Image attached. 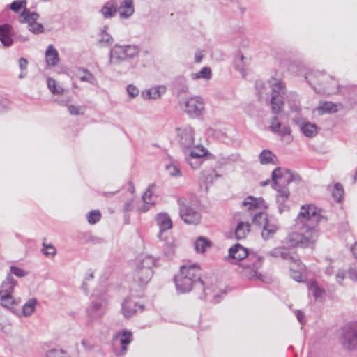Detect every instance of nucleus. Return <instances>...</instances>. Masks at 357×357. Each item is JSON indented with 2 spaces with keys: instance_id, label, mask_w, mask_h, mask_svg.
<instances>
[{
  "instance_id": "6e6552de",
  "label": "nucleus",
  "mask_w": 357,
  "mask_h": 357,
  "mask_svg": "<svg viewBox=\"0 0 357 357\" xmlns=\"http://www.w3.org/2000/svg\"><path fill=\"white\" fill-rule=\"evenodd\" d=\"M264 257L255 252H251L247 261L241 264L242 275L250 280H263V275L258 272L262 266Z\"/></svg>"
},
{
  "instance_id": "603ef678",
  "label": "nucleus",
  "mask_w": 357,
  "mask_h": 357,
  "mask_svg": "<svg viewBox=\"0 0 357 357\" xmlns=\"http://www.w3.org/2000/svg\"><path fill=\"white\" fill-rule=\"evenodd\" d=\"M255 87L259 98L262 99L264 98V95L266 94V93L264 92V90L266 89V84L261 81H257L255 83Z\"/></svg>"
},
{
  "instance_id": "6e6d98bb",
  "label": "nucleus",
  "mask_w": 357,
  "mask_h": 357,
  "mask_svg": "<svg viewBox=\"0 0 357 357\" xmlns=\"http://www.w3.org/2000/svg\"><path fill=\"white\" fill-rule=\"evenodd\" d=\"M280 128H281V123L278 121V117L277 116L273 117L271 121L270 130L273 132L277 133L278 131H280Z\"/></svg>"
},
{
  "instance_id": "0e129e2a",
  "label": "nucleus",
  "mask_w": 357,
  "mask_h": 357,
  "mask_svg": "<svg viewBox=\"0 0 357 357\" xmlns=\"http://www.w3.org/2000/svg\"><path fill=\"white\" fill-rule=\"evenodd\" d=\"M134 208L133 199H130L127 200L123 205V211L125 213H128L132 211Z\"/></svg>"
},
{
  "instance_id": "680f3d73",
  "label": "nucleus",
  "mask_w": 357,
  "mask_h": 357,
  "mask_svg": "<svg viewBox=\"0 0 357 357\" xmlns=\"http://www.w3.org/2000/svg\"><path fill=\"white\" fill-rule=\"evenodd\" d=\"M93 273L92 272L89 273L84 279L82 284V289L84 290V291L86 294L88 293V289H87V282L90 280H92L93 279Z\"/></svg>"
},
{
  "instance_id": "72a5a7b5",
  "label": "nucleus",
  "mask_w": 357,
  "mask_h": 357,
  "mask_svg": "<svg viewBox=\"0 0 357 357\" xmlns=\"http://www.w3.org/2000/svg\"><path fill=\"white\" fill-rule=\"evenodd\" d=\"M190 76L192 79H203L209 80L212 77L211 69L210 67L206 66L202 68L198 73H192Z\"/></svg>"
},
{
  "instance_id": "c9c22d12",
  "label": "nucleus",
  "mask_w": 357,
  "mask_h": 357,
  "mask_svg": "<svg viewBox=\"0 0 357 357\" xmlns=\"http://www.w3.org/2000/svg\"><path fill=\"white\" fill-rule=\"evenodd\" d=\"M262 198H255L252 196H248L243 202V205L248 207V209L251 210L259 207L260 203L263 202Z\"/></svg>"
},
{
  "instance_id": "f8f14e48",
  "label": "nucleus",
  "mask_w": 357,
  "mask_h": 357,
  "mask_svg": "<svg viewBox=\"0 0 357 357\" xmlns=\"http://www.w3.org/2000/svg\"><path fill=\"white\" fill-rule=\"evenodd\" d=\"M176 138L181 148L183 150L191 149L195 146L194 129L190 126L176 128Z\"/></svg>"
},
{
  "instance_id": "13d9d810",
  "label": "nucleus",
  "mask_w": 357,
  "mask_h": 357,
  "mask_svg": "<svg viewBox=\"0 0 357 357\" xmlns=\"http://www.w3.org/2000/svg\"><path fill=\"white\" fill-rule=\"evenodd\" d=\"M10 273L17 277H24L27 275V273L24 270L17 266H11Z\"/></svg>"
},
{
  "instance_id": "3c124183",
  "label": "nucleus",
  "mask_w": 357,
  "mask_h": 357,
  "mask_svg": "<svg viewBox=\"0 0 357 357\" xmlns=\"http://www.w3.org/2000/svg\"><path fill=\"white\" fill-rule=\"evenodd\" d=\"M277 133L282 137H287V142H289L291 140V129L289 126L284 125V126L281 127L280 131H278Z\"/></svg>"
},
{
  "instance_id": "2eb2a0df",
  "label": "nucleus",
  "mask_w": 357,
  "mask_h": 357,
  "mask_svg": "<svg viewBox=\"0 0 357 357\" xmlns=\"http://www.w3.org/2000/svg\"><path fill=\"white\" fill-rule=\"evenodd\" d=\"M153 275V269H142L136 267L133 273V280L140 287H143L149 282Z\"/></svg>"
},
{
  "instance_id": "20e7f679",
  "label": "nucleus",
  "mask_w": 357,
  "mask_h": 357,
  "mask_svg": "<svg viewBox=\"0 0 357 357\" xmlns=\"http://www.w3.org/2000/svg\"><path fill=\"white\" fill-rule=\"evenodd\" d=\"M272 179L273 188L278 192L276 200L280 205L279 211L282 213L281 206L286 202L289 195L288 189L284 185L289 184L292 181H299L301 177L296 174H293L289 169L277 167L272 172Z\"/></svg>"
},
{
  "instance_id": "de8ad7c7",
  "label": "nucleus",
  "mask_w": 357,
  "mask_h": 357,
  "mask_svg": "<svg viewBox=\"0 0 357 357\" xmlns=\"http://www.w3.org/2000/svg\"><path fill=\"white\" fill-rule=\"evenodd\" d=\"M26 0H16L10 4V8L15 13H18L22 8L26 9Z\"/></svg>"
},
{
  "instance_id": "0eeeda50",
  "label": "nucleus",
  "mask_w": 357,
  "mask_h": 357,
  "mask_svg": "<svg viewBox=\"0 0 357 357\" xmlns=\"http://www.w3.org/2000/svg\"><path fill=\"white\" fill-rule=\"evenodd\" d=\"M139 53V48L137 45L116 44L110 50L108 64L111 66H117L128 59L137 56Z\"/></svg>"
},
{
  "instance_id": "bb28decb",
  "label": "nucleus",
  "mask_w": 357,
  "mask_h": 357,
  "mask_svg": "<svg viewBox=\"0 0 357 357\" xmlns=\"http://www.w3.org/2000/svg\"><path fill=\"white\" fill-rule=\"evenodd\" d=\"M292 262H294V265H295L298 268V269H294L293 266L290 267L291 277L295 281L301 282H303L302 271L305 269V265L303 264L298 259H294V261H292Z\"/></svg>"
},
{
  "instance_id": "58836bf2",
  "label": "nucleus",
  "mask_w": 357,
  "mask_h": 357,
  "mask_svg": "<svg viewBox=\"0 0 357 357\" xmlns=\"http://www.w3.org/2000/svg\"><path fill=\"white\" fill-rule=\"evenodd\" d=\"M36 299H29L28 302H26L22 307L23 314L25 316H30L33 314L35 310V307L36 305Z\"/></svg>"
},
{
  "instance_id": "39448f33",
  "label": "nucleus",
  "mask_w": 357,
  "mask_h": 357,
  "mask_svg": "<svg viewBox=\"0 0 357 357\" xmlns=\"http://www.w3.org/2000/svg\"><path fill=\"white\" fill-rule=\"evenodd\" d=\"M179 206V215L181 218L189 225H197L201 220L200 205L195 197H178L177 199Z\"/></svg>"
},
{
  "instance_id": "c85d7f7f",
  "label": "nucleus",
  "mask_w": 357,
  "mask_h": 357,
  "mask_svg": "<svg viewBox=\"0 0 357 357\" xmlns=\"http://www.w3.org/2000/svg\"><path fill=\"white\" fill-rule=\"evenodd\" d=\"M269 255L273 257H280L282 259L294 261V258L292 257L289 250L284 247L275 248L269 252Z\"/></svg>"
},
{
  "instance_id": "f03ea898",
  "label": "nucleus",
  "mask_w": 357,
  "mask_h": 357,
  "mask_svg": "<svg viewBox=\"0 0 357 357\" xmlns=\"http://www.w3.org/2000/svg\"><path fill=\"white\" fill-rule=\"evenodd\" d=\"M174 283L178 292L188 293L193 287L199 286L203 291L199 298L206 299L211 291L210 288L206 287L201 279L200 267L197 264H185L181 266L179 273L174 277Z\"/></svg>"
},
{
  "instance_id": "37998d69",
  "label": "nucleus",
  "mask_w": 357,
  "mask_h": 357,
  "mask_svg": "<svg viewBox=\"0 0 357 357\" xmlns=\"http://www.w3.org/2000/svg\"><path fill=\"white\" fill-rule=\"evenodd\" d=\"M123 337L121 338L120 342L121 344V349L125 353L127 350V345L131 342L132 333L128 331H123L122 333Z\"/></svg>"
},
{
  "instance_id": "412c9836",
  "label": "nucleus",
  "mask_w": 357,
  "mask_h": 357,
  "mask_svg": "<svg viewBox=\"0 0 357 357\" xmlns=\"http://www.w3.org/2000/svg\"><path fill=\"white\" fill-rule=\"evenodd\" d=\"M156 222L160 227V233L158 237L160 238V235L163 231H165L172 227V222L170 217L167 213H160L156 217Z\"/></svg>"
},
{
  "instance_id": "9d476101",
  "label": "nucleus",
  "mask_w": 357,
  "mask_h": 357,
  "mask_svg": "<svg viewBox=\"0 0 357 357\" xmlns=\"http://www.w3.org/2000/svg\"><path fill=\"white\" fill-rule=\"evenodd\" d=\"M252 222L256 225L262 226L261 236L264 241L272 238L279 229L276 222L273 220L268 219L266 215L262 212L254 215Z\"/></svg>"
},
{
  "instance_id": "09e8293b",
  "label": "nucleus",
  "mask_w": 357,
  "mask_h": 357,
  "mask_svg": "<svg viewBox=\"0 0 357 357\" xmlns=\"http://www.w3.org/2000/svg\"><path fill=\"white\" fill-rule=\"evenodd\" d=\"M43 248L41 250L42 253L47 257H53L56 253V248L52 245H47L45 243H43Z\"/></svg>"
},
{
  "instance_id": "4d7b16f0",
  "label": "nucleus",
  "mask_w": 357,
  "mask_h": 357,
  "mask_svg": "<svg viewBox=\"0 0 357 357\" xmlns=\"http://www.w3.org/2000/svg\"><path fill=\"white\" fill-rule=\"evenodd\" d=\"M206 154V151L204 149H202L198 151V152L195 150L190 151V155L188 157H193L195 160H204L203 157Z\"/></svg>"
},
{
  "instance_id": "7ed1b4c3",
  "label": "nucleus",
  "mask_w": 357,
  "mask_h": 357,
  "mask_svg": "<svg viewBox=\"0 0 357 357\" xmlns=\"http://www.w3.org/2000/svg\"><path fill=\"white\" fill-rule=\"evenodd\" d=\"M268 84L271 90L270 103L273 113L280 112L284 104L285 96L291 110L296 112L300 111L301 107L298 104V95L292 91L287 93L286 84L282 80L271 77Z\"/></svg>"
},
{
  "instance_id": "cd10ccee",
  "label": "nucleus",
  "mask_w": 357,
  "mask_h": 357,
  "mask_svg": "<svg viewBox=\"0 0 357 357\" xmlns=\"http://www.w3.org/2000/svg\"><path fill=\"white\" fill-rule=\"evenodd\" d=\"M105 18L113 17L117 12V3L115 1L106 2L100 10Z\"/></svg>"
},
{
  "instance_id": "ea45409f",
  "label": "nucleus",
  "mask_w": 357,
  "mask_h": 357,
  "mask_svg": "<svg viewBox=\"0 0 357 357\" xmlns=\"http://www.w3.org/2000/svg\"><path fill=\"white\" fill-rule=\"evenodd\" d=\"M114 42L113 38L106 32L105 30H102L99 35L98 43L102 44L105 46H109Z\"/></svg>"
},
{
  "instance_id": "5fc2aeb1",
  "label": "nucleus",
  "mask_w": 357,
  "mask_h": 357,
  "mask_svg": "<svg viewBox=\"0 0 357 357\" xmlns=\"http://www.w3.org/2000/svg\"><path fill=\"white\" fill-rule=\"evenodd\" d=\"M153 186V185H151L149 187L147 190L144 193L142 196V199L144 202V204H149V205H153L154 203L151 202V197H152V190L151 188Z\"/></svg>"
},
{
  "instance_id": "864d4df0",
  "label": "nucleus",
  "mask_w": 357,
  "mask_h": 357,
  "mask_svg": "<svg viewBox=\"0 0 357 357\" xmlns=\"http://www.w3.org/2000/svg\"><path fill=\"white\" fill-rule=\"evenodd\" d=\"M68 112L72 115L83 114L84 112V107L82 106H75L70 105L68 106Z\"/></svg>"
},
{
  "instance_id": "774afa93",
  "label": "nucleus",
  "mask_w": 357,
  "mask_h": 357,
  "mask_svg": "<svg viewBox=\"0 0 357 357\" xmlns=\"http://www.w3.org/2000/svg\"><path fill=\"white\" fill-rule=\"evenodd\" d=\"M296 316L301 324H304L305 323V315L301 310L296 311Z\"/></svg>"
},
{
  "instance_id": "f257e3e1",
  "label": "nucleus",
  "mask_w": 357,
  "mask_h": 357,
  "mask_svg": "<svg viewBox=\"0 0 357 357\" xmlns=\"http://www.w3.org/2000/svg\"><path fill=\"white\" fill-rule=\"evenodd\" d=\"M322 220L326 222V219L317 213L313 206H303L296 219V226L299 231L289 234L285 243L290 247H309L317 238V225Z\"/></svg>"
},
{
  "instance_id": "dca6fc26",
  "label": "nucleus",
  "mask_w": 357,
  "mask_h": 357,
  "mask_svg": "<svg viewBox=\"0 0 357 357\" xmlns=\"http://www.w3.org/2000/svg\"><path fill=\"white\" fill-rule=\"evenodd\" d=\"M250 252H248V250L243 247L239 243H237L229 249V255L227 257V260L232 262V260H242L247 257L248 259V256Z\"/></svg>"
},
{
  "instance_id": "4be33fe9",
  "label": "nucleus",
  "mask_w": 357,
  "mask_h": 357,
  "mask_svg": "<svg viewBox=\"0 0 357 357\" xmlns=\"http://www.w3.org/2000/svg\"><path fill=\"white\" fill-rule=\"evenodd\" d=\"M45 59L48 66H56L59 62V53L53 45H48L45 51Z\"/></svg>"
},
{
  "instance_id": "c756f323",
  "label": "nucleus",
  "mask_w": 357,
  "mask_h": 357,
  "mask_svg": "<svg viewBox=\"0 0 357 357\" xmlns=\"http://www.w3.org/2000/svg\"><path fill=\"white\" fill-rule=\"evenodd\" d=\"M249 231L250 224L248 222H240L235 229L236 238L238 240L243 239Z\"/></svg>"
},
{
  "instance_id": "338daca9",
  "label": "nucleus",
  "mask_w": 357,
  "mask_h": 357,
  "mask_svg": "<svg viewBox=\"0 0 357 357\" xmlns=\"http://www.w3.org/2000/svg\"><path fill=\"white\" fill-rule=\"evenodd\" d=\"M28 66V61L25 58H20L19 59V66L22 71L26 70Z\"/></svg>"
},
{
  "instance_id": "a878e982",
  "label": "nucleus",
  "mask_w": 357,
  "mask_h": 357,
  "mask_svg": "<svg viewBox=\"0 0 357 357\" xmlns=\"http://www.w3.org/2000/svg\"><path fill=\"white\" fill-rule=\"evenodd\" d=\"M17 282L11 275H8L6 280L2 282L0 287V295H12L14 287Z\"/></svg>"
},
{
  "instance_id": "bf43d9fd",
  "label": "nucleus",
  "mask_w": 357,
  "mask_h": 357,
  "mask_svg": "<svg viewBox=\"0 0 357 357\" xmlns=\"http://www.w3.org/2000/svg\"><path fill=\"white\" fill-rule=\"evenodd\" d=\"M186 160H187L188 163L189 164V165H190L191 167L195 169L199 168L203 162L202 160H197L194 159L193 157H187Z\"/></svg>"
},
{
  "instance_id": "a19ab883",
  "label": "nucleus",
  "mask_w": 357,
  "mask_h": 357,
  "mask_svg": "<svg viewBox=\"0 0 357 357\" xmlns=\"http://www.w3.org/2000/svg\"><path fill=\"white\" fill-rule=\"evenodd\" d=\"M47 86L50 91L54 94H61L63 92V89L57 84L56 82L52 78H48Z\"/></svg>"
},
{
  "instance_id": "9b49d317",
  "label": "nucleus",
  "mask_w": 357,
  "mask_h": 357,
  "mask_svg": "<svg viewBox=\"0 0 357 357\" xmlns=\"http://www.w3.org/2000/svg\"><path fill=\"white\" fill-rule=\"evenodd\" d=\"M341 342L349 351L357 349V322H350L342 328Z\"/></svg>"
},
{
  "instance_id": "e433bc0d",
  "label": "nucleus",
  "mask_w": 357,
  "mask_h": 357,
  "mask_svg": "<svg viewBox=\"0 0 357 357\" xmlns=\"http://www.w3.org/2000/svg\"><path fill=\"white\" fill-rule=\"evenodd\" d=\"M337 106L332 102H320L319 106L318 107V111L319 114L334 113L337 112Z\"/></svg>"
},
{
  "instance_id": "473e14b6",
  "label": "nucleus",
  "mask_w": 357,
  "mask_h": 357,
  "mask_svg": "<svg viewBox=\"0 0 357 357\" xmlns=\"http://www.w3.org/2000/svg\"><path fill=\"white\" fill-rule=\"evenodd\" d=\"M77 77L82 82H86L91 84H94L96 82L94 75L86 68H79L77 71Z\"/></svg>"
},
{
  "instance_id": "4468645a",
  "label": "nucleus",
  "mask_w": 357,
  "mask_h": 357,
  "mask_svg": "<svg viewBox=\"0 0 357 357\" xmlns=\"http://www.w3.org/2000/svg\"><path fill=\"white\" fill-rule=\"evenodd\" d=\"M106 305L107 301L104 297L93 300L91 305L86 309L89 318L93 320L101 317L105 312Z\"/></svg>"
},
{
  "instance_id": "1a4fd4ad",
  "label": "nucleus",
  "mask_w": 357,
  "mask_h": 357,
  "mask_svg": "<svg viewBox=\"0 0 357 357\" xmlns=\"http://www.w3.org/2000/svg\"><path fill=\"white\" fill-rule=\"evenodd\" d=\"M178 105L180 109L192 119L202 116L205 109L204 100L200 96L183 98L179 100Z\"/></svg>"
},
{
  "instance_id": "79ce46f5",
  "label": "nucleus",
  "mask_w": 357,
  "mask_h": 357,
  "mask_svg": "<svg viewBox=\"0 0 357 357\" xmlns=\"http://www.w3.org/2000/svg\"><path fill=\"white\" fill-rule=\"evenodd\" d=\"M101 213L99 210H92L86 215V219L89 224L94 225L100 221Z\"/></svg>"
},
{
  "instance_id": "aec40b11",
  "label": "nucleus",
  "mask_w": 357,
  "mask_h": 357,
  "mask_svg": "<svg viewBox=\"0 0 357 357\" xmlns=\"http://www.w3.org/2000/svg\"><path fill=\"white\" fill-rule=\"evenodd\" d=\"M0 41L4 47H8L13 43L12 26L8 24L0 25Z\"/></svg>"
},
{
  "instance_id": "423d86ee",
  "label": "nucleus",
  "mask_w": 357,
  "mask_h": 357,
  "mask_svg": "<svg viewBox=\"0 0 357 357\" xmlns=\"http://www.w3.org/2000/svg\"><path fill=\"white\" fill-rule=\"evenodd\" d=\"M305 80L317 93H335L339 91V85L333 78L321 72L307 73Z\"/></svg>"
},
{
  "instance_id": "6ab92c4d",
  "label": "nucleus",
  "mask_w": 357,
  "mask_h": 357,
  "mask_svg": "<svg viewBox=\"0 0 357 357\" xmlns=\"http://www.w3.org/2000/svg\"><path fill=\"white\" fill-rule=\"evenodd\" d=\"M172 90L177 96L187 93L188 91V86L186 78L182 75L175 77L172 82Z\"/></svg>"
},
{
  "instance_id": "2f4dec72",
  "label": "nucleus",
  "mask_w": 357,
  "mask_h": 357,
  "mask_svg": "<svg viewBox=\"0 0 357 357\" xmlns=\"http://www.w3.org/2000/svg\"><path fill=\"white\" fill-rule=\"evenodd\" d=\"M301 130L303 134L307 137H313L317 133V127L315 124L306 122L301 125Z\"/></svg>"
},
{
  "instance_id": "f704fd0d",
  "label": "nucleus",
  "mask_w": 357,
  "mask_h": 357,
  "mask_svg": "<svg viewBox=\"0 0 357 357\" xmlns=\"http://www.w3.org/2000/svg\"><path fill=\"white\" fill-rule=\"evenodd\" d=\"M155 263V259L151 255H146L140 259L136 267L142 269H153Z\"/></svg>"
},
{
  "instance_id": "a18cd8bd",
  "label": "nucleus",
  "mask_w": 357,
  "mask_h": 357,
  "mask_svg": "<svg viewBox=\"0 0 357 357\" xmlns=\"http://www.w3.org/2000/svg\"><path fill=\"white\" fill-rule=\"evenodd\" d=\"M45 357H69L62 349L54 348L46 351Z\"/></svg>"
},
{
  "instance_id": "49530a36",
  "label": "nucleus",
  "mask_w": 357,
  "mask_h": 357,
  "mask_svg": "<svg viewBox=\"0 0 357 357\" xmlns=\"http://www.w3.org/2000/svg\"><path fill=\"white\" fill-rule=\"evenodd\" d=\"M166 170L168 174L172 176L178 177L181 176V170L176 163H171L166 165Z\"/></svg>"
},
{
  "instance_id": "052dcab7",
  "label": "nucleus",
  "mask_w": 357,
  "mask_h": 357,
  "mask_svg": "<svg viewBox=\"0 0 357 357\" xmlns=\"http://www.w3.org/2000/svg\"><path fill=\"white\" fill-rule=\"evenodd\" d=\"M127 93L131 98H135L139 94V89L133 84H129L127 86Z\"/></svg>"
},
{
  "instance_id": "b1692460",
  "label": "nucleus",
  "mask_w": 357,
  "mask_h": 357,
  "mask_svg": "<svg viewBox=\"0 0 357 357\" xmlns=\"http://www.w3.org/2000/svg\"><path fill=\"white\" fill-rule=\"evenodd\" d=\"M166 91V87L163 85L157 86L142 92L144 99H158Z\"/></svg>"
},
{
  "instance_id": "69168bd1",
  "label": "nucleus",
  "mask_w": 357,
  "mask_h": 357,
  "mask_svg": "<svg viewBox=\"0 0 357 357\" xmlns=\"http://www.w3.org/2000/svg\"><path fill=\"white\" fill-rule=\"evenodd\" d=\"M345 278V272L344 270H339L335 275V279L337 282L341 283Z\"/></svg>"
},
{
  "instance_id": "7c9ffc66",
  "label": "nucleus",
  "mask_w": 357,
  "mask_h": 357,
  "mask_svg": "<svg viewBox=\"0 0 357 357\" xmlns=\"http://www.w3.org/2000/svg\"><path fill=\"white\" fill-rule=\"evenodd\" d=\"M309 293L312 294L317 301L322 300L326 294L324 289L320 288L314 280L310 282Z\"/></svg>"
},
{
  "instance_id": "e2e57ef3",
  "label": "nucleus",
  "mask_w": 357,
  "mask_h": 357,
  "mask_svg": "<svg viewBox=\"0 0 357 357\" xmlns=\"http://www.w3.org/2000/svg\"><path fill=\"white\" fill-rule=\"evenodd\" d=\"M347 273L349 275V278L354 280L357 281V266H351L350 267Z\"/></svg>"
},
{
  "instance_id": "4c0bfd02",
  "label": "nucleus",
  "mask_w": 357,
  "mask_h": 357,
  "mask_svg": "<svg viewBox=\"0 0 357 357\" xmlns=\"http://www.w3.org/2000/svg\"><path fill=\"white\" fill-rule=\"evenodd\" d=\"M209 247H211V242L204 237H199L195 243V248L197 252H204L206 248Z\"/></svg>"
},
{
  "instance_id": "ddd939ff",
  "label": "nucleus",
  "mask_w": 357,
  "mask_h": 357,
  "mask_svg": "<svg viewBox=\"0 0 357 357\" xmlns=\"http://www.w3.org/2000/svg\"><path fill=\"white\" fill-rule=\"evenodd\" d=\"M38 17L39 15L37 13H31L29 9H24L20 15L19 21L21 23H27L30 31L34 34H39L43 33L44 28L42 24L36 22Z\"/></svg>"
},
{
  "instance_id": "c03bdc74",
  "label": "nucleus",
  "mask_w": 357,
  "mask_h": 357,
  "mask_svg": "<svg viewBox=\"0 0 357 357\" xmlns=\"http://www.w3.org/2000/svg\"><path fill=\"white\" fill-rule=\"evenodd\" d=\"M332 195L336 202H339L342 200L344 195V189L340 183H337L335 184Z\"/></svg>"
},
{
  "instance_id": "393cba45",
  "label": "nucleus",
  "mask_w": 357,
  "mask_h": 357,
  "mask_svg": "<svg viewBox=\"0 0 357 357\" xmlns=\"http://www.w3.org/2000/svg\"><path fill=\"white\" fill-rule=\"evenodd\" d=\"M135 11L132 0H123L119 7V15L121 18L130 17Z\"/></svg>"
},
{
  "instance_id": "5701e85b",
  "label": "nucleus",
  "mask_w": 357,
  "mask_h": 357,
  "mask_svg": "<svg viewBox=\"0 0 357 357\" xmlns=\"http://www.w3.org/2000/svg\"><path fill=\"white\" fill-rule=\"evenodd\" d=\"M259 160L261 165H277L278 160L277 156L268 149H264L259 155Z\"/></svg>"
},
{
  "instance_id": "f3484780",
  "label": "nucleus",
  "mask_w": 357,
  "mask_h": 357,
  "mask_svg": "<svg viewBox=\"0 0 357 357\" xmlns=\"http://www.w3.org/2000/svg\"><path fill=\"white\" fill-rule=\"evenodd\" d=\"M144 306L138 305L131 298H126L122 303L121 311L125 317H130L134 315L138 310H143Z\"/></svg>"
},
{
  "instance_id": "8fccbe9b",
  "label": "nucleus",
  "mask_w": 357,
  "mask_h": 357,
  "mask_svg": "<svg viewBox=\"0 0 357 357\" xmlns=\"http://www.w3.org/2000/svg\"><path fill=\"white\" fill-rule=\"evenodd\" d=\"M0 300L1 305L8 309H10L14 303L12 295H0Z\"/></svg>"
},
{
  "instance_id": "a211bd4d",
  "label": "nucleus",
  "mask_w": 357,
  "mask_h": 357,
  "mask_svg": "<svg viewBox=\"0 0 357 357\" xmlns=\"http://www.w3.org/2000/svg\"><path fill=\"white\" fill-rule=\"evenodd\" d=\"M221 175L218 174L215 169L213 168L206 169L202 171L201 176L199 177V182L205 185L206 191L208 190V186L213 184V181L220 178Z\"/></svg>"
}]
</instances>
